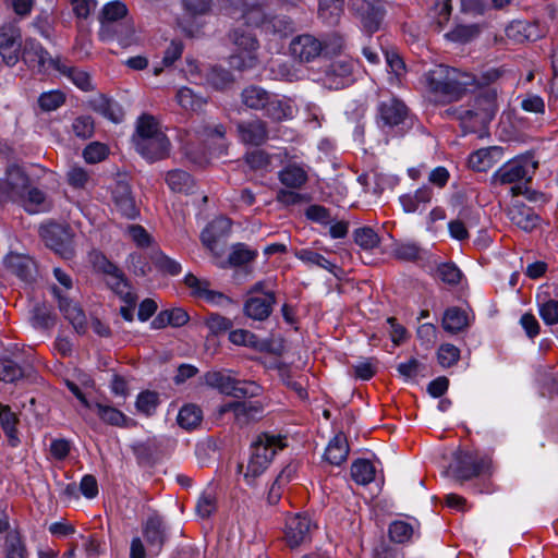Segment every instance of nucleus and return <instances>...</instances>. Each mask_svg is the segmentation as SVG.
<instances>
[{
	"label": "nucleus",
	"instance_id": "nucleus-2",
	"mask_svg": "<svg viewBox=\"0 0 558 558\" xmlns=\"http://www.w3.org/2000/svg\"><path fill=\"white\" fill-rule=\"evenodd\" d=\"M498 111L497 92L488 88L473 99L470 108H449L445 111L460 121L464 134L485 131Z\"/></svg>",
	"mask_w": 558,
	"mask_h": 558
},
{
	"label": "nucleus",
	"instance_id": "nucleus-44",
	"mask_svg": "<svg viewBox=\"0 0 558 558\" xmlns=\"http://www.w3.org/2000/svg\"><path fill=\"white\" fill-rule=\"evenodd\" d=\"M270 94L255 85L245 87L241 93L242 104L252 110H263Z\"/></svg>",
	"mask_w": 558,
	"mask_h": 558
},
{
	"label": "nucleus",
	"instance_id": "nucleus-10",
	"mask_svg": "<svg viewBox=\"0 0 558 558\" xmlns=\"http://www.w3.org/2000/svg\"><path fill=\"white\" fill-rule=\"evenodd\" d=\"M350 10L368 35L379 31L385 16L381 5L369 0H350Z\"/></svg>",
	"mask_w": 558,
	"mask_h": 558
},
{
	"label": "nucleus",
	"instance_id": "nucleus-62",
	"mask_svg": "<svg viewBox=\"0 0 558 558\" xmlns=\"http://www.w3.org/2000/svg\"><path fill=\"white\" fill-rule=\"evenodd\" d=\"M23 377L22 367L11 359L0 360V381L13 383Z\"/></svg>",
	"mask_w": 558,
	"mask_h": 558
},
{
	"label": "nucleus",
	"instance_id": "nucleus-20",
	"mask_svg": "<svg viewBox=\"0 0 558 558\" xmlns=\"http://www.w3.org/2000/svg\"><path fill=\"white\" fill-rule=\"evenodd\" d=\"M184 284L191 290L193 296L203 299L208 303L216 305L222 302L232 303V300L222 292L210 290L208 280H201L193 274H187L184 277Z\"/></svg>",
	"mask_w": 558,
	"mask_h": 558
},
{
	"label": "nucleus",
	"instance_id": "nucleus-4",
	"mask_svg": "<svg viewBox=\"0 0 558 558\" xmlns=\"http://www.w3.org/2000/svg\"><path fill=\"white\" fill-rule=\"evenodd\" d=\"M493 473V460L477 451L457 450L452 453L446 474L460 485Z\"/></svg>",
	"mask_w": 558,
	"mask_h": 558
},
{
	"label": "nucleus",
	"instance_id": "nucleus-45",
	"mask_svg": "<svg viewBox=\"0 0 558 558\" xmlns=\"http://www.w3.org/2000/svg\"><path fill=\"white\" fill-rule=\"evenodd\" d=\"M496 153H498L496 147L481 148L473 151L468 159L469 167L477 172H486L494 166V154Z\"/></svg>",
	"mask_w": 558,
	"mask_h": 558
},
{
	"label": "nucleus",
	"instance_id": "nucleus-43",
	"mask_svg": "<svg viewBox=\"0 0 558 558\" xmlns=\"http://www.w3.org/2000/svg\"><path fill=\"white\" fill-rule=\"evenodd\" d=\"M205 80L208 85L217 90H226L230 88L234 82L232 73L218 65L210 66L206 70Z\"/></svg>",
	"mask_w": 558,
	"mask_h": 558
},
{
	"label": "nucleus",
	"instance_id": "nucleus-9",
	"mask_svg": "<svg viewBox=\"0 0 558 558\" xmlns=\"http://www.w3.org/2000/svg\"><path fill=\"white\" fill-rule=\"evenodd\" d=\"M316 523L306 513H296L286 521L284 539L290 548L311 542Z\"/></svg>",
	"mask_w": 558,
	"mask_h": 558
},
{
	"label": "nucleus",
	"instance_id": "nucleus-36",
	"mask_svg": "<svg viewBox=\"0 0 558 558\" xmlns=\"http://www.w3.org/2000/svg\"><path fill=\"white\" fill-rule=\"evenodd\" d=\"M29 214H37L50 209V203L47 201L46 193L37 187H28L24 193V198L19 202Z\"/></svg>",
	"mask_w": 558,
	"mask_h": 558
},
{
	"label": "nucleus",
	"instance_id": "nucleus-11",
	"mask_svg": "<svg viewBox=\"0 0 558 558\" xmlns=\"http://www.w3.org/2000/svg\"><path fill=\"white\" fill-rule=\"evenodd\" d=\"M21 56L29 68L37 69L39 73H47L50 69L57 71V63L61 62L60 58H52L35 39H26Z\"/></svg>",
	"mask_w": 558,
	"mask_h": 558
},
{
	"label": "nucleus",
	"instance_id": "nucleus-38",
	"mask_svg": "<svg viewBox=\"0 0 558 558\" xmlns=\"http://www.w3.org/2000/svg\"><path fill=\"white\" fill-rule=\"evenodd\" d=\"M203 421V410L195 403H185L180 409L177 423L185 430H193L201 425Z\"/></svg>",
	"mask_w": 558,
	"mask_h": 558
},
{
	"label": "nucleus",
	"instance_id": "nucleus-56",
	"mask_svg": "<svg viewBox=\"0 0 558 558\" xmlns=\"http://www.w3.org/2000/svg\"><path fill=\"white\" fill-rule=\"evenodd\" d=\"M71 130L77 138L89 140L95 133V121L92 116H78L73 120Z\"/></svg>",
	"mask_w": 558,
	"mask_h": 558
},
{
	"label": "nucleus",
	"instance_id": "nucleus-31",
	"mask_svg": "<svg viewBox=\"0 0 558 558\" xmlns=\"http://www.w3.org/2000/svg\"><path fill=\"white\" fill-rule=\"evenodd\" d=\"M433 198V190L424 185L414 193L403 194L399 197L403 210L408 214L417 211L421 205L426 206Z\"/></svg>",
	"mask_w": 558,
	"mask_h": 558
},
{
	"label": "nucleus",
	"instance_id": "nucleus-21",
	"mask_svg": "<svg viewBox=\"0 0 558 558\" xmlns=\"http://www.w3.org/2000/svg\"><path fill=\"white\" fill-rule=\"evenodd\" d=\"M478 213L471 208L460 210L457 219L449 221L448 230L451 238L458 241H465L470 238L469 228L478 225Z\"/></svg>",
	"mask_w": 558,
	"mask_h": 558
},
{
	"label": "nucleus",
	"instance_id": "nucleus-14",
	"mask_svg": "<svg viewBox=\"0 0 558 558\" xmlns=\"http://www.w3.org/2000/svg\"><path fill=\"white\" fill-rule=\"evenodd\" d=\"M111 201L121 216L135 219L140 210L136 206L131 185L125 180H118L111 187Z\"/></svg>",
	"mask_w": 558,
	"mask_h": 558
},
{
	"label": "nucleus",
	"instance_id": "nucleus-53",
	"mask_svg": "<svg viewBox=\"0 0 558 558\" xmlns=\"http://www.w3.org/2000/svg\"><path fill=\"white\" fill-rule=\"evenodd\" d=\"M131 448L138 462L148 463L158 452L159 444L156 438H148L145 441L135 442Z\"/></svg>",
	"mask_w": 558,
	"mask_h": 558
},
{
	"label": "nucleus",
	"instance_id": "nucleus-34",
	"mask_svg": "<svg viewBox=\"0 0 558 558\" xmlns=\"http://www.w3.org/2000/svg\"><path fill=\"white\" fill-rule=\"evenodd\" d=\"M57 71L68 77L77 88L83 92H90L95 87L92 83V78L89 73L83 71L76 66H71L64 63L62 60L60 63H57Z\"/></svg>",
	"mask_w": 558,
	"mask_h": 558
},
{
	"label": "nucleus",
	"instance_id": "nucleus-3",
	"mask_svg": "<svg viewBox=\"0 0 558 558\" xmlns=\"http://www.w3.org/2000/svg\"><path fill=\"white\" fill-rule=\"evenodd\" d=\"M415 117L405 102L390 96L378 102L376 123L387 135L404 136L414 125Z\"/></svg>",
	"mask_w": 558,
	"mask_h": 558
},
{
	"label": "nucleus",
	"instance_id": "nucleus-58",
	"mask_svg": "<svg viewBox=\"0 0 558 558\" xmlns=\"http://www.w3.org/2000/svg\"><path fill=\"white\" fill-rule=\"evenodd\" d=\"M388 533L393 543L404 544L412 538L414 529L410 523L403 520H396L390 523Z\"/></svg>",
	"mask_w": 558,
	"mask_h": 558
},
{
	"label": "nucleus",
	"instance_id": "nucleus-26",
	"mask_svg": "<svg viewBox=\"0 0 558 558\" xmlns=\"http://www.w3.org/2000/svg\"><path fill=\"white\" fill-rule=\"evenodd\" d=\"M93 409L96 410L98 417L105 424L121 428H129L136 424L135 421L128 417L122 411L114 407L95 402Z\"/></svg>",
	"mask_w": 558,
	"mask_h": 558
},
{
	"label": "nucleus",
	"instance_id": "nucleus-57",
	"mask_svg": "<svg viewBox=\"0 0 558 558\" xmlns=\"http://www.w3.org/2000/svg\"><path fill=\"white\" fill-rule=\"evenodd\" d=\"M538 313L546 325L558 324V300L538 295Z\"/></svg>",
	"mask_w": 558,
	"mask_h": 558
},
{
	"label": "nucleus",
	"instance_id": "nucleus-27",
	"mask_svg": "<svg viewBox=\"0 0 558 558\" xmlns=\"http://www.w3.org/2000/svg\"><path fill=\"white\" fill-rule=\"evenodd\" d=\"M5 268L22 279L28 281L33 278L34 262L31 257L17 253H10L4 258Z\"/></svg>",
	"mask_w": 558,
	"mask_h": 558
},
{
	"label": "nucleus",
	"instance_id": "nucleus-35",
	"mask_svg": "<svg viewBox=\"0 0 558 558\" xmlns=\"http://www.w3.org/2000/svg\"><path fill=\"white\" fill-rule=\"evenodd\" d=\"M19 422L16 413L9 405L0 403V425L11 447H16L20 442L16 428Z\"/></svg>",
	"mask_w": 558,
	"mask_h": 558
},
{
	"label": "nucleus",
	"instance_id": "nucleus-64",
	"mask_svg": "<svg viewBox=\"0 0 558 558\" xmlns=\"http://www.w3.org/2000/svg\"><path fill=\"white\" fill-rule=\"evenodd\" d=\"M109 149L100 142L89 143L83 150V157L87 163H97L107 158Z\"/></svg>",
	"mask_w": 558,
	"mask_h": 558
},
{
	"label": "nucleus",
	"instance_id": "nucleus-39",
	"mask_svg": "<svg viewBox=\"0 0 558 558\" xmlns=\"http://www.w3.org/2000/svg\"><path fill=\"white\" fill-rule=\"evenodd\" d=\"M128 14V8L120 1H111L107 3L99 16L101 23L100 36L105 37V34L109 31V24L117 22Z\"/></svg>",
	"mask_w": 558,
	"mask_h": 558
},
{
	"label": "nucleus",
	"instance_id": "nucleus-61",
	"mask_svg": "<svg viewBox=\"0 0 558 558\" xmlns=\"http://www.w3.org/2000/svg\"><path fill=\"white\" fill-rule=\"evenodd\" d=\"M135 404H136V409L141 413L149 416L155 413V411L159 404V396L155 391H150V390L143 391L137 396Z\"/></svg>",
	"mask_w": 558,
	"mask_h": 558
},
{
	"label": "nucleus",
	"instance_id": "nucleus-32",
	"mask_svg": "<svg viewBox=\"0 0 558 558\" xmlns=\"http://www.w3.org/2000/svg\"><path fill=\"white\" fill-rule=\"evenodd\" d=\"M263 111L264 116L274 122H281L291 119L293 116L292 106L288 101L280 99L277 95L271 94Z\"/></svg>",
	"mask_w": 558,
	"mask_h": 558
},
{
	"label": "nucleus",
	"instance_id": "nucleus-49",
	"mask_svg": "<svg viewBox=\"0 0 558 558\" xmlns=\"http://www.w3.org/2000/svg\"><path fill=\"white\" fill-rule=\"evenodd\" d=\"M229 38L239 51L247 52L248 54L255 51L258 47L256 37L250 32L241 28H235L230 32ZM253 59L254 58L250 56V60L252 61Z\"/></svg>",
	"mask_w": 558,
	"mask_h": 558
},
{
	"label": "nucleus",
	"instance_id": "nucleus-15",
	"mask_svg": "<svg viewBox=\"0 0 558 558\" xmlns=\"http://www.w3.org/2000/svg\"><path fill=\"white\" fill-rule=\"evenodd\" d=\"M50 290L58 300V307L64 318L70 322L77 332H84L87 327V319L82 307L63 294L59 287L52 286Z\"/></svg>",
	"mask_w": 558,
	"mask_h": 558
},
{
	"label": "nucleus",
	"instance_id": "nucleus-17",
	"mask_svg": "<svg viewBox=\"0 0 558 558\" xmlns=\"http://www.w3.org/2000/svg\"><path fill=\"white\" fill-rule=\"evenodd\" d=\"M277 302L275 292H266L265 296H248L243 304V313L246 317L265 322L271 315Z\"/></svg>",
	"mask_w": 558,
	"mask_h": 558
},
{
	"label": "nucleus",
	"instance_id": "nucleus-51",
	"mask_svg": "<svg viewBox=\"0 0 558 558\" xmlns=\"http://www.w3.org/2000/svg\"><path fill=\"white\" fill-rule=\"evenodd\" d=\"M480 33L481 28L477 24H458L445 37L454 43L466 44L476 38Z\"/></svg>",
	"mask_w": 558,
	"mask_h": 558
},
{
	"label": "nucleus",
	"instance_id": "nucleus-16",
	"mask_svg": "<svg viewBox=\"0 0 558 558\" xmlns=\"http://www.w3.org/2000/svg\"><path fill=\"white\" fill-rule=\"evenodd\" d=\"M239 140L245 145L260 146L268 140V125L260 118L236 123Z\"/></svg>",
	"mask_w": 558,
	"mask_h": 558
},
{
	"label": "nucleus",
	"instance_id": "nucleus-42",
	"mask_svg": "<svg viewBox=\"0 0 558 558\" xmlns=\"http://www.w3.org/2000/svg\"><path fill=\"white\" fill-rule=\"evenodd\" d=\"M351 477L357 484L366 486L375 480L376 469L367 459H356L351 464Z\"/></svg>",
	"mask_w": 558,
	"mask_h": 558
},
{
	"label": "nucleus",
	"instance_id": "nucleus-22",
	"mask_svg": "<svg viewBox=\"0 0 558 558\" xmlns=\"http://www.w3.org/2000/svg\"><path fill=\"white\" fill-rule=\"evenodd\" d=\"M242 19L247 26L263 27L265 29L274 28L276 31V16H271L260 3L246 4L243 9Z\"/></svg>",
	"mask_w": 558,
	"mask_h": 558
},
{
	"label": "nucleus",
	"instance_id": "nucleus-46",
	"mask_svg": "<svg viewBox=\"0 0 558 558\" xmlns=\"http://www.w3.org/2000/svg\"><path fill=\"white\" fill-rule=\"evenodd\" d=\"M507 36L518 41H534L539 37L537 26L526 21H514L506 29Z\"/></svg>",
	"mask_w": 558,
	"mask_h": 558
},
{
	"label": "nucleus",
	"instance_id": "nucleus-60",
	"mask_svg": "<svg viewBox=\"0 0 558 558\" xmlns=\"http://www.w3.org/2000/svg\"><path fill=\"white\" fill-rule=\"evenodd\" d=\"M244 160L253 171H268L271 165V156L263 149L246 153Z\"/></svg>",
	"mask_w": 558,
	"mask_h": 558
},
{
	"label": "nucleus",
	"instance_id": "nucleus-63",
	"mask_svg": "<svg viewBox=\"0 0 558 558\" xmlns=\"http://www.w3.org/2000/svg\"><path fill=\"white\" fill-rule=\"evenodd\" d=\"M437 277L445 283L457 286L462 278L461 270L453 263H442L437 267Z\"/></svg>",
	"mask_w": 558,
	"mask_h": 558
},
{
	"label": "nucleus",
	"instance_id": "nucleus-19",
	"mask_svg": "<svg viewBox=\"0 0 558 558\" xmlns=\"http://www.w3.org/2000/svg\"><path fill=\"white\" fill-rule=\"evenodd\" d=\"M353 64L349 61L332 62L323 77L324 85L329 89H341L352 82Z\"/></svg>",
	"mask_w": 558,
	"mask_h": 558
},
{
	"label": "nucleus",
	"instance_id": "nucleus-23",
	"mask_svg": "<svg viewBox=\"0 0 558 558\" xmlns=\"http://www.w3.org/2000/svg\"><path fill=\"white\" fill-rule=\"evenodd\" d=\"M510 221L525 232H532L539 225V216L525 204H514L508 208Z\"/></svg>",
	"mask_w": 558,
	"mask_h": 558
},
{
	"label": "nucleus",
	"instance_id": "nucleus-12",
	"mask_svg": "<svg viewBox=\"0 0 558 558\" xmlns=\"http://www.w3.org/2000/svg\"><path fill=\"white\" fill-rule=\"evenodd\" d=\"M142 534L148 550L158 556L168 541L167 525L160 514L153 512L142 524Z\"/></svg>",
	"mask_w": 558,
	"mask_h": 558
},
{
	"label": "nucleus",
	"instance_id": "nucleus-1",
	"mask_svg": "<svg viewBox=\"0 0 558 558\" xmlns=\"http://www.w3.org/2000/svg\"><path fill=\"white\" fill-rule=\"evenodd\" d=\"M422 82L430 100L439 105L461 100L469 87L477 83L474 75L445 64H436L425 72Z\"/></svg>",
	"mask_w": 558,
	"mask_h": 558
},
{
	"label": "nucleus",
	"instance_id": "nucleus-41",
	"mask_svg": "<svg viewBox=\"0 0 558 558\" xmlns=\"http://www.w3.org/2000/svg\"><path fill=\"white\" fill-rule=\"evenodd\" d=\"M4 558H28L26 544L19 531L9 532L3 544Z\"/></svg>",
	"mask_w": 558,
	"mask_h": 558
},
{
	"label": "nucleus",
	"instance_id": "nucleus-40",
	"mask_svg": "<svg viewBox=\"0 0 558 558\" xmlns=\"http://www.w3.org/2000/svg\"><path fill=\"white\" fill-rule=\"evenodd\" d=\"M294 256L308 266H317L323 269H326L332 275H337L338 266L331 263L322 254L311 250V248H301L294 252Z\"/></svg>",
	"mask_w": 558,
	"mask_h": 558
},
{
	"label": "nucleus",
	"instance_id": "nucleus-25",
	"mask_svg": "<svg viewBox=\"0 0 558 558\" xmlns=\"http://www.w3.org/2000/svg\"><path fill=\"white\" fill-rule=\"evenodd\" d=\"M287 446L284 436L265 432L257 435L251 445V449H260L259 456H266L272 461L278 451L283 450Z\"/></svg>",
	"mask_w": 558,
	"mask_h": 558
},
{
	"label": "nucleus",
	"instance_id": "nucleus-48",
	"mask_svg": "<svg viewBox=\"0 0 558 558\" xmlns=\"http://www.w3.org/2000/svg\"><path fill=\"white\" fill-rule=\"evenodd\" d=\"M157 134H165L155 117L151 114L143 113L136 121L135 132L132 135V141L151 137Z\"/></svg>",
	"mask_w": 558,
	"mask_h": 558
},
{
	"label": "nucleus",
	"instance_id": "nucleus-13",
	"mask_svg": "<svg viewBox=\"0 0 558 558\" xmlns=\"http://www.w3.org/2000/svg\"><path fill=\"white\" fill-rule=\"evenodd\" d=\"M135 150L148 162L163 160L169 157L171 143L166 134H157L132 141Z\"/></svg>",
	"mask_w": 558,
	"mask_h": 558
},
{
	"label": "nucleus",
	"instance_id": "nucleus-18",
	"mask_svg": "<svg viewBox=\"0 0 558 558\" xmlns=\"http://www.w3.org/2000/svg\"><path fill=\"white\" fill-rule=\"evenodd\" d=\"M290 52L301 62H311L323 53V43L313 35L303 34L291 41Z\"/></svg>",
	"mask_w": 558,
	"mask_h": 558
},
{
	"label": "nucleus",
	"instance_id": "nucleus-30",
	"mask_svg": "<svg viewBox=\"0 0 558 558\" xmlns=\"http://www.w3.org/2000/svg\"><path fill=\"white\" fill-rule=\"evenodd\" d=\"M441 325L445 331L457 335L469 326L468 314L458 306L449 307L444 313Z\"/></svg>",
	"mask_w": 558,
	"mask_h": 558
},
{
	"label": "nucleus",
	"instance_id": "nucleus-6",
	"mask_svg": "<svg viewBox=\"0 0 558 558\" xmlns=\"http://www.w3.org/2000/svg\"><path fill=\"white\" fill-rule=\"evenodd\" d=\"M39 235L45 245L64 259L74 256L73 234L68 225L48 222L39 228Z\"/></svg>",
	"mask_w": 558,
	"mask_h": 558
},
{
	"label": "nucleus",
	"instance_id": "nucleus-47",
	"mask_svg": "<svg viewBox=\"0 0 558 558\" xmlns=\"http://www.w3.org/2000/svg\"><path fill=\"white\" fill-rule=\"evenodd\" d=\"M258 256V251L250 248L247 244L239 242L231 246L228 263L231 267L246 266Z\"/></svg>",
	"mask_w": 558,
	"mask_h": 558
},
{
	"label": "nucleus",
	"instance_id": "nucleus-7",
	"mask_svg": "<svg viewBox=\"0 0 558 558\" xmlns=\"http://www.w3.org/2000/svg\"><path fill=\"white\" fill-rule=\"evenodd\" d=\"M29 185L31 179L23 169L9 167L4 178H0V204L19 203Z\"/></svg>",
	"mask_w": 558,
	"mask_h": 558
},
{
	"label": "nucleus",
	"instance_id": "nucleus-37",
	"mask_svg": "<svg viewBox=\"0 0 558 558\" xmlns=\"http://www.w3.org/2000/svg\"><path fill=\"white\" fill-rule=\"evenodd\" d=\"M260 449H251L250 459L244 473V480L248 485H255V481L259 477L272 462L266 456H259Z\"/></svg>",
	"mask_w": 558,
	"mask_h": 558
},
{
	"label": "nucleus",
	"instance_id": "nucleus-50",
	"mask_svg": "<svg viewBox=\"0 0 558 558\" xmlns=\"http://www.w3.org/2000/svg\"><path fill=\"white\" fill-rule=\"evenodd\" d=\"M235 420L240 425L257 420L262 414V407L258 402L252 401H234Z\"/></svg>",
	"mask_w": 558,
	"mask_h": 558
},
{
	"label": "nucleus",
	"instance_id": "nucleus-8",
	"mask_svg": "<svg viewBox=\"0 0 558 558\" xmlns=\"http://www.w3.org/2000/svg\"><path fill=\"white\" fill-rule=\"evenodd\" d=\"M21 29L13 21L0 24V56L8 66H14L21 58Z\"/></svg>",
	"mask_w": 558,
	"mask_h": 558
},
{
	"label": "nucleus",
	"instance_id": "nucleus-5",
	"mask_svg": "<svg viewBox=\"0 0 558 558\" xmlns=\"http://www.w3.org/2000/svg\"><path fill=\"white\" fill-rule=\"evenodd\" d=\"M208 387L234 398L254 397L258 395L259 387L254 381L239 380L230 376V371H209L204 375Z\"/></svg>",
	"mask_w": 558,
	"mask_h": 558
},
{
	"label": "nucleus",
	"instance_id": "nucleus-28",
	"mask_svg": "<svg viewBox=\"0 0 558 558\" xmlns=\"http://www.w3.org/2000/svg\"><path fill=\"white\" fill-rule=\"evenodd\" d=\"M526 175L525 160L514 159L499 168L494 178L500 184H513L524 180Z\"/></svg>",
	"mask_w": 558,
	"mask_h": 558
},
{
	"label": "nucleus",
	"instance_id": "nucleus-54",
	"mask_svg": "<svg viewBox=\"0 0 558 558\" xmlns=\"http://www.w3.org/2000/svg\"><path fill=\"white\" fill-rule=\"evenodd\" d=\"M354 242L363 250L371 251L380 244V238L371 227H361L353 231Z\"/></svg>",
	"mask_w": 558,
	"mask_h": 558
},
{
	"label": "nucleus",
	"instance_id": "nucleus-59",
	"mask_svg": "<svg viewBox=\"0 0 558 558\" xmlns=\"http://www.w3.org/2000/svg\"><path fill=\"white\" fill-rule=\"evenodd\" d=\"M392 256L401 262L414 263L421 257V247L414 242L397 243Z\"/></svg>",
	"mask_w": 558,
	"mask_h": 558
},
{
	"label": "nucleus",
	"instance_id": "nucleus-52",
	"mask_svg": "<svg viewBox=\"0 0 558 558\" xmlns=\"http://www.w3.org/2000/svg\"><path fill=\"white\" fill-rule=\"evenodd\" d=\"M343 1L344 0H319V16L330 25L337 24L343 12Z\"/></svg>",
	"mask_w": 558,
	"mask_h": 558
},
{
	"label": "nucleus",
	"instance_id": "nucleus-24",
	"mask_svg": "<svg viewBox=\"0 0 558 558\" xmlns=\"http://www.w3.org/2000/svg\"><path fill=\"white\" fill-rule=\"evenodd\" d=\"M278 180L291 190H301L308 181V171L303 163L288 162L279 172Z\"/></svg>",
	"mask_w": 558,
	"mask_h": 558
},
{
	"label": "nucleus",
	"instance_id": "nucleus-33",
	"mask_svg": "<svg viewBox=\"0 0 558 558\" xmlns=\"http://www.w3.org/2000/svg\"><path fill=\"white\" fill-rule=\"evenodd\" d=\"M166 183L174 193L190 194L195 187L193 177L181 169L170 170L166 173Z\"/></svg>",
	"mask_w": 558,
	"mask_h": 558
},
{
	"label": "nucleus",
	"instance_id": "nucleus-29",
	"mask_svg": "<svg viewBox=\"0 0 558 558\" xmlns=\"http://www.w3.org/2000/svg\"><path fill=\"white\" fill-rule=\"evenodd\" d=\"M349 451L347 436L340 432L329 440L324 457L330 464L340 465L347 461Z\"/></svg>",
	"mask_w": 558,
	"mask_h": 558
},
{
	"label": "nucleus",
	"instance_id": "nucleus-55",
	"mask_svg": "<svg viewBox=\"0 0 558 558\" xmlns=\"http://www.w3.org/2000/svg\"><path fill=\"white\" fill-rule=\"evenodd\" d=\"M175 99L183 109L192 111L202 109L206 104V100L203 97L196 95L189 87H181L177 92Z\"/></svg>",
	"mask_w": 558,
	"mask_h": 558
}]
</instances>
